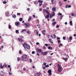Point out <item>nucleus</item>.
Listing matches in <instances>:
<instances>
[{"label": "nucleus", "mask_w": 76, "mask_h": 76, "mask_svg": "<svg viewBox=\"0 0 76 76\" xmlns=\"http://www.w3.org/2000/svg\"><path fill=\"white\" fill-rule=\"evenodd\" d=\"M8 68H9V67H10V65H9L8 66Z\"/></svg>", "instance_id": "e2e57ef3"}, {"label": "nucleus", "mask_w": 76, "mask_h": 76, "mask_svg": "<svg viewBox=\"0 0 76 76\" xmlns=\"http://www.w3.org/2000/svg\"><path fill=\"white\" fill-rule=\"evenodd\" d=\"M15 24L16 26H19V22H15Z\"/></svg>", "instance_id": "9d476101"}, {"label": "nucleus", "mask_w": 76, "mask_h": 76, "mask_svg": "<svg viewBox=\"0 0 76 76\" xmlns=\"http://www.w3.org/2000/svg\"><path fill=\"white\" fill-rule=\"evenodd\" d=\"M65 25H67V22H66L65 23Z\"/></svg>", "instance_id": "774afa93"}, {"label": "nucleus", "mask_w": 76, "mask_h": 76, "mask_svg": "<svg viewBox=\"0 0 76 76\" xmlns=\"http://www.w3.org/2000/svg\"><path fill=\"white\" fill-rule=\"evenodd\" d=\"M12 17L13 18H16V16L15 15H13Z\"/></svg>", "instance_id": "412c9836"}, {"label": "nucleus", "mask_w": 76, "mask_h": 76, "mask_svg": "<svg viewBox=\"0 0 76 76\" xmlns=\"http://www.w3.org/2000/svg\"><path fill=\"white\" fill-rule=\"evenodd\" d=\"M71 15L72 16H74V15H75V14L73 13H72L71 14Z\"/></svg>", "instance_id": "4c0bfd02"}, {"label": "nucleus", "mask_w": 76, "mask_h": 76, "mask_svg": "<svg viewBox=\"0 0 76 76\" xmlns=\"http://www.w3.org/2000/svg\"><path fill=\"white\" fill-rule=\"evenodd\" d=\"M49 41H50V42H51L52 44H53V42L51 41H52L51 39H49Z\"/></svg>", "instance_id": "dca6fc26"}, {"label": "nucleus", "mask_w": 76, "mask_h": 76, "mask_svg": "<svg viewBox=\"0 0 76 76\" xmlns=\"http://www.w3.org/2000/svg\"><path fill=\"white\" fill-rule=\"evenodd\" d=\"M34 31H36V34H37V35H38V34L39 33V32H38V31H37V30H35Z\"/></svg>", "instance_id": "473e14b6"}, {"label": "nucleus", "mask_w": 76, "mask_h": 76, "mask_svg": "<svg viewBox=\"0 0 76 76\" xmlns=\"http://www.w3.org/2000/svg\"><path fill=\"white\" fill-rule=\"evenodd\" d=\"M57 39H60V38L58 37H57Z\"/></svg>", "instance_id": "603ef678"}, {"label": "nucleus", "mask_w": 76, "mask_h": 76, "mask_svg": "<svg viewBox=\"0 0 76 76\" xmlns=\"http://www.w3.org/2000/svg\"><path fill=\"white\" fill-rule=\"evenodd\" d=\"M36 75H37L38 76H39L40 75V72H39L38 73H37Z\"/></svg>", "instance_id": "cd10ccee"}, {"label": "nucleus", "mask_w": 76, "mask_h": 76, "mask_svg": "<svg viewBox=\"0 0 76 76\" xmlns=\"http://www.w3.org/2000/svg\"><path fill=\"white\" fill-rule=\"evenodd\" d=\"M39 10H40V11H42V9L41 8L39 9Z\"/></svg>", "instance_id": "680f3d73"}, {"label": "nucleus", "mask_w": 76, "mask_h": 76, "mask_svg": "<svg viewBox=\"0 0 76 76\" xmlns=\"http://www.w3.org/2000/svg\"><path fill=\"white\" fill-rule=\"evenodd\" d=\"M58 42H61L60 40H58Z\"/></svg>", "instance_id": "338daca9"}, {"label": "nucleus", "mask_w": 76, "mask_h": 76, "mask_svg": "<svg viewBox=\"0 0 76 76\" xmlns=\"http://www.w3.org/2000/svg\"><path fill=\"white\" fill-rule=\"evenodd\" d=\"M3 66H4V67H7V65H6V64H4L3 65Z\"/></svg>", "instance_id": "c85d7f7f"}, {"label": "nucleus", "mask_w": 76, "mask_h": 76, "mask_svg": "<svg viewBox=\"0 0 76 76\" xmlns=\"http://www.w3.org/2000/svg\"><path fill=\"white\" fill-rule=\"evenodd\" d=\"M39 3L42 4V1H41L39 2Z\"/></svg>", "instance_id": "09e8293b"}, {"label": "nucleus", "mask_w": 76, "mask_h": 76, "mask_svg": "<svg viewBox=\"0 0 76 76\" xmlns=\"http://www.w3.org/2000/svg\"><path fill=\"white\" fill-rule=\"evenodd\" d=\"M19 20L20 22H22V20H23V19H22V18H20L19 19Z\"/></svg>", "instance_id": "b1692460"}, {"label": "nucleus", "mask_w": 76, "mask_h": 76, "mask_svg": "<svg viewBox=\"0 0 76 76\" xmlns=\"http://www.w3.org/2000/svg\"><path fill=\"white\" fill-rule=\"evenodd\" d=\"M37 56H39V53H37Z\"/></svg>", "instance_id": "864d4df0"}, {"label": "nucleus", "mask_w": 76, "mask_h": 76, "mask_svg": "<svg viewBox=\"0 0 76 76\" xmlns=\"http://www.w3.org/2000/svg\"><path fill=\"white\" fill-rule=\"evenodd\" d=\"M5 15L6 16H9V12H6L5 13Z\"/></svg>", "instance_id": "f8f14e48"}, {"label": "nucleus", "mask_w": 76, "mask_h": 76, "mask_svg": "<svg viewBox=\"0 0 76 76\" xmlns=\"http://www.w3.org/2000/svg\"><path fill=\"white\" fill-rule=\"evenodd\" d=\"M53 22L55 21V19H54V18L53 19Z\"/></svg>", "instance_id": "69168bd1"}, {"label": "nucleus", "mask_w": 76, "mask_h": 76, "mask_svg": "<svg viewBox=\"0 0 76 76\" xmlns=\"http://www.w3.org/2000/svg\"><path fill=\"white\" fill-rule=\"evenodd\" d=\"M43 49H46V48H45V46H44L43 47Z\"/></svg>", "instance_id": "a18cd8bd"}, {"label": "nucleus", "mask_w": 76, "mask_h": 76, "mask_svg": "<svg viewBox=\"0 0 76 76\" xmlns=\"http://www.w3.org/2000/svg\"><path fill=\"white\" fill-rule=\"evenodd\" d=\"M8 28H9V29H11V26H10V25H9L8 26Z\"/></svg>", "instance_id": "f704fd0d"}, {"label": "nucleus", "mask_w": 76, "mask_h": 76, "mask_svg": "<svg viewBox=\"0 0 76 76\" xmlns=\"http://www.w3.org/2000/svg\"><path fill=\"white\" fill-rule=\"evenodd\" d=\"M34 4H38V1H35V2H34Z\"/></svg>", "instance_id": "c756f323"}, {"label": "nucleus", "mask_w": 76, "mask_h": 76, "mask_svg": "<svg viewBox=\"0 0 76 76\" xmlns=\"http://www.w3.org/2000/svg\"><path fill=\"white\" fill-rule=\"evenodd\" d=\"M56 7H54L52 8V10L53 12H56Z\"/></svg>", "instance_id": "0eeeda50"}, {"label": "nucleus", "mask_w": 76, "mask_h": 76, "mask_svg": "<svg viewBox=\"0 0 76 76\" xmlns=\"http://www.w3.org/2000/svg\"><path fill=\"white\" fill-rule=\"evenodd\" d=\"M58 16H61V15H62V14L61 13H58Z\"/></svg>", "instance_id": "79ce46f5"}, {"label": "nucleus", "mask_w": 76, "mask_h": 76, "mask_svg": "<svg viewBox=\"0 0 76 76\" xmlns=\"http://www.w3.org/2000/svg\"><path fill=\"white\" fill-rule=\"evenodd\" d=\"M21 50H19V54H21Z\"/></svg>", "instance_id": "5fc2aeb1"}, {"label": "nucleus", "mask_w": 76, "mask_h": 76, "mask_svg": "<svg viewBox=\"0 0 76 76\" xmlns=\"http://www.w3.org/2000/svg\"><path fill=\"white\" fill-rule=\"evenodd\" d=\"M46 9L47 10H48L49 9V7H46Z\"/></svg>", "instance_id": "bf43d9fd"}, {"label": "nucleus", "mask_w": 76, "mask_h": 76, "mask_svg": "<svg viewBox=\"0 0 76 76\" xmlns=\"http://www.w3.org/2000/svg\"><path fill=\"white\" fill-rule=\"evenodd\" d=\"M26 48L27 49H30V46L29 45H28Z\"/></svg>", "instance_id": "2eb2a0df"}, {"label": "nucleus", "mask_w": 76, "mask_h": 76, "mask_svg": "<svg viewBox=\"0 0 76 76\" xmlns=\"http://www.w3.org/2000/svg\"><path fill=\"white\" fill-rule=\"evenodd\" d=\"M26 31V29H23L21 31V32H25V31Z\"/></svg>", "instance_id": "5701e85b"}, {"label": "nucleus", "mask_w": 76, "mask_h": 76, "mask_svg": "<svg viewBox=\"0 0 76 76\" xmlns=\"http://www.w3.org/2000/svg\"><path fill=\"white\" fill-rule=\"evenodd\" d=\"M52 16H55V14L54 13V12H53L52 13Z\"/></svg>", "instance_id": "bb28decb"}, {"label": "nucleus", "mask_w": 76, "mask_h": 76, "mask_svg": "<svg viewBox=\"0 0 76 76\" xmlns=\"http://www.w3.org/2000/svg\"><path fill=\"white\" fill-rule=\"evenodd\" d=\"M46 32V31L45 30H43V31H42L43 35L44 36H45V32Z\"/></svg>", "instance_id": "6e6552de"}, {"label": "nucleus", "mask_w": 76, "mask_h": 76, "mask_svg": "<svg viewBox=\"0 0 76 76\" xmlns=\"http://www.w3.org/2000/svg\"><path fill=\"white\" fill-rule=\"evenodd\" d=\"M36 50L37 52H38H38H41V54L42 55H43V56H45V55H47V53H48V52L47 51L43 53V52H42V50L41 49H39V48H37L36 49Z\"/></svg>", "instance_id": "f257e3e1"}, {"label": "nucleus", "mask_w": 76, "mask_h": 76, "mask_svg": "<svg viewBox=\"0 0 76 76\" xmlns=\"http://www.w3.org/2000/svg\"><path fill=\"white\" fill-rule=\"evenodd\" d=\"M17 60H18V61H20V58H19V57H18L17 58Z\"/></svg>", "instance_id": "e433bc0d"}, {"label": "nucleus", "mask_w": 76, "mask_h": 76, "mask_svg": "<svg viewBox=\"0 0 76 76\" xmlns=\"http://www.w3.org/2000/svg\"><path fill=\"white\" fill-rule=\"evenodd\" d=\"M22 45L25 49H26V47H25V45H26V46H27V43L24 42V44H23Z\"/></svg>", "instance_id": "423d86ee"}, {"label": "nucleus", "mask_w": 76, "mask_h": 76, "mask_svg": "<svg viewBox=\"0 0 76 76\" xmlns=\"http://www.w3.org/2000/svg\"><path fill=\"white\" fill-rule=\"evenodd\" d=\"M49 67V65H45V67Z\"/></svg>", "instance_id": "c9c22d12"}, {"label": "nucleus", "mask_w": 76, "mask_h": 76, "mask_svg": "<svg viewBox=\"0 0 76 76\" xmlns=\"http://www.w3.org/2000/svg\"><path fill=\"white\" fill-rule=\"evenodd\" d=\"M58 71L59 72H61V66H60L59 64H58Z\"/></svg>", "instance_id": "20e7f679"}, {"label": "nucleus", "mask_w": 76, "mask_h": 76, "mask_svg": "<svg viewBox=\"0 0 76 76\" xmlns=\"http://www.w3.org/2000/svg\"><path fill=\"white\" fill-rule=\"evenodd\" d=\"M0 66L1 67V69H3V66H2V63L0 64Z\"/></svg>", "instance_id": "aec40b11"}, {"label": "nucleus", "mask_w": 76, "mask_h": 76, "mask_svg": "<svg viewBox=\"0 0 76 76\" xmlns=\"http://www.w3.org/2000/svg\"><path fill=\"white\" fill-rule=\"evenodd\" d=\"M50 15V13H48V15H47L46 16H45V18H47V19H48L49 18V15Z\"/></svg>", "instance_id": "ddd939ff"}, {"label": "nucleus", "mask_w": 76, "mask_h": 76, "mask_svg": "<svg viewBox=\"0 0 76 76\" xmlns=\"http://www.w3.org/2000/svg\"><path fill=\"white\" fill-rule=\"evenodd\" d=\"M52 24H53V26H54V25H55V24H56V22H53L52 23Z\"/></svg>", "instance_id": "393cba45"}, {"label": "nucleus", "mask_w": 76, "mask_h": 76, "mask_svg": "<svg viewBox=\"0 0 76 76\" xmlns=\"http://www.w3.org/2000/svg\"><path fill=\"white\" fill-rule=\"evenodd\" d=\"M53 36L54 37V38H56V34H54L53 35Z\"/></svg>", "instance_id": "ea45409f"}, {"label": "nucleus", "mask_w": 76, "mask_h": 76, "mask_svg": "<svg viewBox=\"0 0 76 76\" xmlns=\"http://www.w3.org/2000/svg\"><path fill=\"white\" fill-rule=\"evenodd\" d=\"M48 73H51V70L50 69H49L48 71Z\"/></svg>", "instance_id": "2f4dec72"}, {"label": "nucleus", "mask_w": 76, "mask_h": 76, "mask_svg": "<svg viewBox=\"0 0 76 76\" xmlns=\"http://www.w3.org/2000/svg\"><path fill=\"white\" fill-rule=\"evenodd\" d=\"M18 40H19V41L20 42H23L24 41L22 39H20L18 38Z\"/></svg>", "instance_id": "1a4fd4ad"}, {"label": "nucleus", "mask_w": 76, "mask_h": 76, "mask_svg": "<svg viewBox=\"0 0 76 76\" xmlns=\"http://www.w3.org/2000/svg\"><path fill=\"white\" fill-rule=\"evenodd\" d=\"M1 73H2V74H4V72H3V71H1Z\"/></svg>", "instance_id": "49530a36"}, {"label": "nucleus", "mask_w": 76, "mask_h": 76, "mask_svg": "<svg viewBox=\"0 0 76 76\" xmlns=\"http://www.w3.org/2000/svg\"><path fill=\"white\" fill-rule=\"evenodd\" d=\"M52 17H53L51 16V15H50V17H49L50 19H51V18H52Z\"/></svg>", "instance_id": "58836bf2"}, {"label": "nucleus", "mask_w": 76, "mask_h": 76, "mask_svg": "<svg viewBox=\"0 0 76 76\" xmlns=\"http://www.w3.org/2000/svg\"><path fill=\"white\" fill-rule=\"evenodd\" d=\"M42 5V4H39V7H40Z\"/></svg>", "instance_id": "0e129e2a"}, {"label": "nucleus", "mask_w": 76, "mask_h": 76, "mask_svg": "<svg viewBox=\"0 0 76 76\" xmlns=\"http://www.w3.org/2000/svg\"><path fill=\"white\" fill-rule=\"evenodd\" d=\"M17 15H20V13H17Z\"/></svg>", "instance_id": "13d9d810"}, {"label": "nucleus", "mask_w": 76, "mask_h": 76, "mask_svg": "<svg viewBox=\"0 0 76 76\" xmlns=\"http://www.w3.org/2000/svg\"><path fill=\"white\" fill-rule=\"evenodd\" d=\"M31 17L30 16V17H29V18H28V22H29V21L31 20Z\"/></svg>", "instance_id": "4be33fe9"}, {"label": "nucleus", "mask_w": 76, "mask_h": 76, "mask_svg": "<svg viewBox=\"0 0 76 76\" xmlns=\"http://www.w3.org/2000/svg\"><path fill=\"white\" fill-rule=\"evenodd\" d=\"M32 53L33 54H35V52L34 51H33L32 52Z\"/></svg>", "instance_id": "3c124183"}, {"label": "nucleus", "mask_w": 76, "mask_h": 76, "mask_svg": "<svg viewBox=\"0 0 76 76\" xmlns=\"http://www.w3.org/2000/svg\"><path fill=\"white\" fill-rule=\"evenodd\" d=\"M43 23V25H44V24L45 23V21H44Z\"/></svg>", "instance_id": "052dcab7"}, {"label": "nucleus", "mask_w": 76, "mask_h": 76, "mask_svg": "<svg viewBox=\"0 0 76 76\" xmlns=\"http://www.w3.org/2000/svg\"><path fill=\"white\" fill-rule=\"evenodd\" d=\"M48 44H45V46H46V47H47V46H48Z\"/></svg>", "instance_id": "6e6d98bb"}, {"label": "nucleus", "mask_w": 76, "mask_h": 76, "mask_svg": "<svg viewBox=\"0 0 76 76\" xmlns=\"http://www.w3.org/2000/svg\"><path fill=\"white\" fill-rule=\"evenodd\" d=\"M30 63H31V62L32 61V59H30Z\"/></svg>", "instance_id": "4d7b16f0"}, {"label": "nucleus", "mask_w": 76, "mask_h": 76, "mask_svg": "<svg viewBox=\"0 0 76 76\" xmlns=\"http://www.w3.org/2000/svg\"><path fill=\"white\" fill-rule=\"evenodd\" d=\"M37 45H39V42H37L36 43Z\"/></svg>", "instance_id": "8fccbe9b"}, {"label": "nucleus", "mask_w": 76, "mask_h": 76, "mask_svg": "<svg viewBox=\"0 0 76 76\" xmlns=\"http://www.w3.org/2000/svg\"><path fill=\"white\" fill-rule=\"evenodd\" d=\"M63 38L64 40H65L66 39V37L64 36L63 37Z\"/></svg>", "instance_id": "a19ab883"}, {"label": "nucleus", "mask_w": 76, "mask_h": 76, "mask_svg": "<svg viewBox=\"0 0 76 76\" xmlns=\"http://www.w3.org/2000/svg\"><path fill=\"white\" fill-rule=\"evenodd\" d=\"M27 33L28 34H31V31H28Z\"/></svg>", "instance_id": "7c9ffc66"}, {"label": "nucleus", "mask_w": 76, "mask_h": 76, "mask_svg": "<svg viewBox=\"0 0 76 76\" xmlns=\"http://www.w3.org/2000/svg\"><path fill=\"white\" fill-rule=\"evenodd\" d=\"M69 23L71 26H73V23H72V21H70L69 22Z\"/></svg>", "instance_id": "f3484780"}, {"label": "nucleus", "mask_w": 76, "mask_h": 76, "mask_svg": "<svg viewBox=\"0 0 76 76\" xmlns=\"http://www.w3.org/2000/svg\"><path fill=\"white\" fill-rule=\"evenodd\" d=\"M43 12H46V13H47V14H48V13H50V12H48V11H47V10L46 9L44 10Z\"/></svg>", "instance_id": "9b49d317"}, {"label": "nucleus", "mask_w": 76, "mask_h": 76, "mask_svg": "<svg viewBox=\"0 0 76 76\" xmlns=\"http://www.w3.org/2000/svg\"><path fill=\"white\" fill-rule=\"evenodd\" d=\"M60 27V26L59 25L58 26V25H56V28H59V27Z\"/></svg>", "instance_id": "37998d69"}, {"label": "nucleus", "mask_w": 76, "mask_h": 76, "mask_svg": "<svg viewBox=\"0 0 76 76\" xmlns=\"http://www.w3.org/2000/svg\"><path fill=\"white\" fill-rule=\"evenodd\" d=\"M69 40L70 41H72V39H73V37H72L71 36L69 37Z\"/></svg>", "instance_id": "a211bd4d"}, {"label": "nucleus", "mask_w": 76, "mask_h": 76, "mask_svg": "<svg viewBox=\"0 0 76 76\" xmlns=\"http://www.w3.org/2000/svg\"><path fill=\"white\" fill-rule=\"evenodd\" d=\"M62 59L63 60H64L65 61H67V59H68V58H63Z\"/></svg>", "instance_id": "4468645a"}, {"label": "nucleus", "mask_w": 76, "mask_h": 76, "mask_svg": "<svg viewBox=\"0 0 76 76\" xmlns=\"http://www.w3.org/2000/svg\"><path fill=\"white\" fill-rule=\"evenodd\" d=\"M22 58H21L22 60L24 61H25L26 60H28V58H27V55L25 54H23L22 56Z\"/></svg>", "instance_id": "f03ea898"}, {"label": "nucleus", "mask_w": 76, "mask_h": 76, "mask_svg": "<svg viewBox=\"0 0 76 76\" xmlns=\"http://www.w3.org/2000/svg\"><path fill=\"white\" fill-rule=\"evenodd\" d=\"M59 3L60 6H62V3H61L60 1L59 2Z\"/></svg>", "instance_id": "72a5a7b5"}, {"label": "nucleus", "mask_w": 76, "mask_h": 76, "mask_svg": "<svg viewBox=\"0 0 76 76\" xmlns=\"http://www.w3.org/2000/svg\"><path fill=\"white\" fill-rule=\"evenodd\" d=\"M15 32L16 34H19V30H16Z\"/></svg>", "instance_id": "a878e982"}, {"label": "nucleus", "mask_w": 76, "mask_h": 76, "mask_svg": "<svg viewBox=\"0 0 76 76\" xmlns=\"http://www.w3.org/2000/svg\"><path fill=\"white\" fill-rule=\"evenodd\" d=\"M48 48L49 50H52V49H53V48H52V47H49Z\"/></svg>", "instance_id": "6ab92c4d"}, {"label": "nucleus", "mask_w": 76, "mask_h": 76, "mask_svg": "<svg viewBox=\"0 0 76 76\" xmlns=\"http://www.w3.org/2000/svg\"><path fill=\"white\" fill-rule=\"evenodd\" d=\"M43 65L44 66H45V65H46V63L45 62H44L43 64Z\"/></svg>", "instance_id": "c03bdc74"}, {"label": "nucleus", "mask_w": 76, "mask_h": 76, "mask_svg": "<svg viewBox=\"0 0 76 76\" xmlns=\"http://www.w3.org/2000/svg\"><path fill=\"white\" fill-rule=\"evenodd\" d=\"M24 28H27V27H29V26H30V25L28 23H24Z\"/></svg>", "instance_id": "7ed1b4c3"}, {"label": "nucleus", "mask_w": 76, "mask_h": 76, "mask_svg": "<svg viewBox=\"0 0 76 76\" xmlns=\"http://www.w3.org/2000/svg\"><path fill=\"white\" fill-rule=\"evenodd\" d=\"M6 3H7V2L6 1L3 2V3H4V4H6Z\"/></svg>", "instance_id": "de8ad7c7"}, {"label": "nucleus", "mask_w": 76, "mask_h": 76, "mask_svg": "<svg viewBox=\"0 0 76 76\" xmlns=\"http://www.w3.org/2000/svg\"><path fill=\"white\" fill-rule=\"evenodd\" d=\"M72 7V6L71 5H69L68 4H66V5H65V8L67 9V8H70Z\"/></svg>", "instance_id": "39448f33"}]
</instances>
